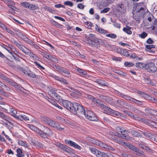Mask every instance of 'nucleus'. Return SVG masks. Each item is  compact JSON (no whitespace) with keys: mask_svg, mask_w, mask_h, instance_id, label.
Masks as SVG:
<instances>
[{"mask_svg":"<svg viewBox=\"0 0 157 157\" xmlns=\"http://www.w3.org/2000/svg\"><path fill=\"white\" fill-rule=\"evenodd\" d=\"M62 104L64 108L75 115L78 111H81L82 110V105L79 102L72 103L70 101L65 100L63 101Z\"/></svg>","mask_w":157,"mask_h":157,"instance_id":"nucleus-1","label":"nucleus"},{"mask_svg":"<svg viewBox=\"0 0 157 157\" xmlns=\"http://www.w3.org/2000/svg\"><path fill=\"white\" fill-rule=\"evenodd\" d=\"M40 119L42 121L52 127L60 131H63L64 129V128H61L59 123L49 117L45 116L41 117Z\"/></svg>","mask_w":157,"mask_h":157,"instance_id":"nucleus-2","label":"nucleus"},{"mask_svg":"<svg viewBox=\"0 0 157 157\" xmlns=\"http://www.w3.org/2000/svg\"><path fill=\"white\" fill-rule=\"evenodd\" d=\"M82 110L81 111H78V113L84 115L86 118L90 121H97L98 119L97 116L92 111L89 110L86 111V113L84 108L82 105Z\"/></svg>","mask_w":157,"mask_h":157,"instance_id":"nucleus-3","label":"nucleus"},{"mask_svg":"<svg viewBox=\"0 0 157 157\" xmlns=\"http://www.w3.org/2000/svg\"><path fill=\"white\" fill-rule=\"evenodd\" d=\"M87 43L90 45L98 47L99 46L98 43L101 42L102 40L96 38L95 35L89 34V35L87 38Z\"/></svg>","mask_w":157,"mask_h":157,"instance_id":"nucleus-4","label":"nucleus"},{"mask_svg":"<svg viewBox=\"0 0 157 157\" xmlns=\"http://www.w3.org/2000/svg\"><path fill=\"white\" fill-rule=\"evenodd\" d=\"M157 68L155 63L153 62H150L144 63V70H147L150 73H155L156 72Z\"/></svg>","mask_w":157,"mask_h":157,"instance_id":"nucleus-5","label":"nucleus"},{"mask_svg":"<svg viewBox=\"0 0 157 157\" xmlns=\"http://www.w3.org/2000/svg\"><path fill=\"white\" fill-rule=\"evenodd\" d=\"M123 144L127 146L131 149L135 151L136 152V154L140 157H144V153L143 151L140 150L137 147L132 144L126 142H124Z\"/></svg>","mask_w":157,"mask_h":157,"instance_id":"nucleus-6","label":"nucleus"},{"mask_svg":"<svg viewBox=\"0 0 157 157\" xmlns=\"http://www.w3.org/2000/svg\"><path fill=\"white\" fill-rule=\"evenodd\" d=\"M57 146L63 151L67 152L70 154H72L75 153V151L72 148L65 145L59 143Z\"/></svg>","mask_w":157,"mask_h":157,"instance_id":"nucleus-7","label":"nucleus"},{"mask_svg":"<svg viewBox=\"0 0 157 157\" xmlns=\"http://www.w3.org/2000/svg\"><path fill=\"white\" fill-rule=\"evenodd\" d=\"M116 131L118 132L121 133L122 136L121 138L122 139H128L130 137L127 135L128 133V132L126 129L121 127H117L116 129Z\"/></svg>","mask_w":157,"mask_h":157,"instance_id":"nucleus-8","label":"nucleus"},{"mask_svg":"<svg viewBox=\"0 0 157 157\" xmlns=\"http://www.w3.org/2000/svg\"><path fill=\"white\" fill-rule=\"evenodd\" d=\"M57 71L64 75L66 76L69 77L70 75L69 71L67 68L59 65Z\"/></svg>","mask_w":157,"mask_h":157,"instance_id":"nucleus-9","label":"nucleus"},{"mask_svg":"<svg viewBox=\"0 0 157 157\" xmlns=\"http://www.w3.org/2000/svg\"><path fill=\"white\" fill-rule=\"evenodd\" d=\"M104 113L107 114H110L113 115H118L120 114L119 112L114 110L110 108L106 107V108L103 109Z\"/></svg>","mask_w":157,"mask_h":157,"instance_id":"nucleus-10","label":"nucleus"},{"mask_svg":"<svg viewBox=\"0 0 157 157\" xmlns=\"http://www.w3.org/2000/svg\"><path fill=\"white\" fill-rule=\"evenodd\" d=\"M66 144H68L70 146L75 148L81 150L82 147L78 144L71 140H65Z\"/></svg>","mask_w":157,"mask_h":157,"instance_id":"nucleus-11","label":"nucleus"},{"mask_svg":"<svg viewBox=\"0 0 157 157\" xmlns=\"http://www.w3.org/2000/svg\"><path fill=\"white\" fill-rule=\"evenodd\" d=\"M144 3L143 2L138 3L137 6H136V12L137 13H140L141 14L140 15L143 14L145 11V9L144 8L140 6L142 5Z\"/></svg>","mask_w":157,"mask_h":157,"instance_id":"nucleus-12","label":"nucleus"},{"mask_svg":"<svg viewBox=\"0 0 157 157\" xmlns=\"http://www.w3.org/2000/svg\"><path fill=\"white\" fill-rule=\"evenodd\" d=\"M55 90L52 89H50L49 93L50 96L54 99L56 100L59 99V96L55 92Z\"/></svg>","mask_w":157,"mask_h":157,"instance_id":"nucleus-13","label":"nucleus"},{"mask_svg":"<svg viewBox=\"0 0 157 157\" xmlns=\"http://www.w3.org/2000/svg\"><path fill=\"white\" fill-rule=\"evenodd\" d=\"M117 9L118 11L121 13H124L125 11V6L122 3L117 5Z\"/></svg>","mask_w":157,"mask_h":157,"instance_id":"nucleus-14","label":"nucleus"},{"mask_svg":"<svg viewBox=\"0 0 157 157\" xmlns=\"http://www.w3.org/2000/svg\"><path fill=\"white\" fill-rule=\"evenodd\" d=\"M0 117L5 120L6 121L8 122L10 124H12L11 122L10 118L8 116L5 114L3 112L0 111Z\"/></svg>","mask_w":157,"mask_h":157,"instance_id":"nucleus-15","label":"nucleus"},{"mask_svg":"<svg viewBox=\"0 0 157 157\" xmlns=\"http://www.w3.org/2000/svg\"><path fill=\"white\" fill-rule=\"evenodd\" d=\"M145 124L150 126L157 129V123L152 120L147 119Z\"/></svg>","mask_w":157,"mask_h":157,"instance_id":"nucleus-16","label":"nucleus"},{"mask_svg":"<svg viewBox=\"0 0 157 157\" xmlns=\"http://www.w3.org/2000/svg\"><path fill=\"white\" fill-rule=\"evenodd\" d=\"M99 97L101 99L105 100L106 102L108 103H111L112 102V99L108 96H106L102 94H100L99 95Z\"/></svg>","mask_w":157,"mask_h":157,"instance_id":"nucleus-17","label":"nucleus"},{"mask_svg":"<svg viewBox=\"0 0 157 157\" xmlns=\"http://www.w3.org/2000/svg\"><path fill=\"white\" fill-rule=\"evenodd\" d=\"M116 52L120 53L121 55H123L124 56H130V55L128 51L127 50H116Z\"/></svg>","mask_w":157,"mask_h":157,"instance_id":"nucleus-18","label":"nucleus"},{"mask_svg":"<svg viewBox=\"0 0 157 157\" xmlns=\"http://www.w3.org/2000/svg\"><path fill=\"white\" fill-rule=\"evenodd\" d=\"M145 112L157 116V110L147 108L145 109Z\"/></svg>","mask_w":157,"mask_h":157,"instance_id":"nucleus-19","label":"nucleus"},{"mask_svg":"<svg viewBox=\"0 0 157 157\" xmlns=\"http://www.w3.org/2000/svg\"><path fill=\"white\" fill-rule=\"evenodd\" d=\"M25 41L27 42L29 44H31L32 46V48H35L36 49L40 48L38 46L34 43L32 40L29 39L28 37L27 38V39H26Z\"/></svg>","mask_w":157,"mask_h":157,"instance_id":"nucleus-20","label":"nucleus"},{"mask_svg":"<svg viewBox=\"0 0 157 157\" xmlns=\"http://www.w3.org/2000/svg\"><path fill=\"white\" fill-rule=\"evenodd\" d=\"M98 157H115L113 155L100 151Z\"/></svg>","mask_w":157,"mask_h":157,"instance_id":"nucleus-21","label":"nucleus"},{"mask_svg":"<svg viewBox=\"0 0 157 157\" xmlns=\"http://www.w3.org/2000/svg\"><path fill=\"white\" fill-rule=\"evenodd\" d=\"M137 93L138 94L140 95L142 97H144L147 100H150L151 99L150 97L147 94L144 92L139 91L137 92Z\"/></svg>","mask_w":157,"mask_h":157,"instance_id":"nucleus-22","label":"nucleus"},{"mask_svg":"<svg viewBox=\"0 0 157 157\" xmlns=\"http://www.w3.org/2000/svg\"><path fill=\"white\" fill-rule=\"evenodd\" d=\"M89 150L93 154H94L95 155L98 157V156L99 153L100 151H98V149L96 148L89 147Z\"/></svg>","mask_w":157,"mask_h":157,"instance_id":"nucleus-23","label":"nucleus"},{"mask_svg":"<svg viewBox=\"0 0 157 157\" xmlns=\"http://www.w3.org/2000/svg\"><path fill=\"white\" fill-rule=\"evenodd\" d=\"M16 151L17 153L16 156L17 157H24L25 155L23 154L22 150L20 148L16 149Z\"/></svg>","mask_w":157,"mask_h":157,"instance_id":"nucleus-24","label":"nucleus"},{"mask_svg":"<svg viewBox=\"0 0 157 157\" xmlns=\"http://www.w3.org/2000/svg\"><path fill=\"white\" fill-rule=\"evenodd\" d=\"M40 53L43 55L44 57L49 59L50 55H51L48 53L45 52L44 50H42V51H40Z\"/></svg>","mask_w":157,"mask_h":157,"instance_id":"nucleus-25","label":"nucleus"},{"mask_svg":"<svg viewBox=\"0 0 157 157\" xmlns=\"http://www.w3.org/2000/svg\"><path fill=\"white\" fill-rule=\"evenodd\" d=\"M46 135L48 136H51L53 134V133L51 130L48 128H45L44 130Z\"/></svg>","mask_w":157,"mask_h":157,"instance_id":"nucleus-26","label":"nucleus"},{"mask_svg":"<svg viewBox=\"0 0 157 157\" xmlns=\"http://www.w3.org/2000/svg\"><path fill=\"white\" fill-rule=\"evenodd\" d=\"M131 27L129 26H126V28H124L123 29V31L127 34L130 35L132 33V31L130 30Z\"/></svg>","mask_w":157,"mask_h":157,"instance_id":"nucleus-27","label":"nucleus"},{"mask_svg":"<svg viewBox=\"0 0 157 157\" xmlns=\"http://www.w3.org/2000/svg\"><path fill=\"white\" fill-rule=\"evenodd\" d=\"M144 63L142 62H138L136 63V66L138 68H141L144 70Z\"/></svg>","mask_w":157,"mask_h":157,"instance_id":"nucleus-28","label":"nucleus"},{"mask_svg":"<svg viewBox=\"0 0 157 157\" xmlns=\"http://www.w3.org/2000/svg\"><path fill=\"white\" fill-rule=\"evenodd\" d=\"M76 70L78 73H80L82 75H86L87 74L86 71L78 67L77 68Z\"/></svg>","mask_w":157,"mask_h":157,"instance_id":"nucleus-29","label":"nucleus"},{"mask_svg":"<svg viewBox=\"0 0 157 157\" xmlns=\"http://www.w3.org/2000/svg\"><path fill=\"white\" fill-rule=\"evenodd\" d=\"M22 51L27 55H29L30 56L34 57V54L31 52L29 50H21Z\"/></svg>","mask_w":157,"mask_h":157,"instance_id":"nucleus-30","label":"nucleus"},{"mask_svg":"<svg viewBox=\"0 0 157 157\" xmlns=\"http://www.w3.org/2000/svg\"><path fill=\"white\" fill-rule=\"evenodd\" d=\"M132 100V102L138 105H143V102L142 101L137 100L133 98Z\"/></svg>","mask_w":157,"mask_h":157,"instance_id":"nucleus-31","label":"nucleus"},{"mask_svg":"<svg viewBox=\"0 0 157 157\" xmlns=\"http://www.w3.org/2000/svg\"><path fill=\"white\" fill-rule=\"evenodd\" d=\"M96 82L98 84L102 86H107V84L105 83V81L100 79L97 80Z\"/></svg>","mask_w":157,"mask_h":157,"instance_id":"nucleus-32","label":"nucleus"},{"mask_svg":"<svg viewBox=\"0 0 157 157\" xmlns=\"http://www.w3.org/2000/svg\"><path fill=\"white\" fill-rule=\"evenodd\" d=\"M0 76L2 79L5 80L7 82H10V79L8 78L6 75L2 74L0 75Z\"/></svg>","mask_w":157,"mask_h":157,"instance_id":"nucleus-33","label":"nucleus"},{"mask_svg":"<svg viewBox=\"0 0 157 157\" xmlns=\"http://www.w3.org/2000/svg\"><path fill=\"white\" fill-rule=\"evenodd\" d=\"M14 44L15 45L20 49H23L24 48H26L24 46L20 44L19 43H18L15 40L14 41Z\"/></svg>","mask_w":157,"mask_h":157,"instance_id":"nucleus-34","label":"nucleus"},{"mask_svg":"<svg viewBox=\"0 0 157 157\" xmlns=\"http://www.w3.org/2000/svg\"><path fill=\"white\" fill-rule=\"evenodd\" d=\"M117 103H118L121 106L123 107L125 105H128L127 103H125L124 101L121 100H117Z\"/></svg>","mask_w":157,"mask_h":157,"instance_id":"nucleus-35","label":"nucleus"},{"mask_svg":"<svg viewBox=\"0 0 157 157\" xmlns=\"http://www.w3.org/2000/svg\"><path fill=\"white\" fill-rule=\"evenodd\" d=\"M96 29L100 33H105L106 32L105 30L101 28H99L97 25V27L96 28Z\"/></svg>","mask_w":157,"mask_h":157,"instance_id":"nucleus-36","label":"nucleus"},{"mask_svg":"<svg viewBox=\"0 0 157 157\" xmlns=\"http://www.w3.org/2000/svg\"><path fill=\"white\" fill-rule=\"evenodd\" d=\"M21 5L25 8H29L30 5V3L27 2H24L21 3Z\"/></svg>","mask_w":157,"mask_h":157,"instance_id":"nucleus-37","label":"nucleus"},{"mask_svg":"<svg viewBox=\"0 0 157 157\" xmlns=\"http://www.w3.org/2000/svg\"><path fill=\"white\" fill-rule=\"evenodd\" d=\"M133 19H135L136 21H139L140 18V15L136 14L133 13Z\"/></svg>","mask_w":157,"mask_h":157,"instance_id":"nucleus-38","label":"nucleus"},{"mask_svg":"<svg viewBox=\"0 0 157 157\" xmlns=\"http://www.w3.org/2000/svg\"><path fill=\"white\" fill-rule=\"evenodd\" d=\"M7 50L8 52L15 59H16V58L17 57V56L16 53L13 51L12 50Z\"/></svg>","mask_w":157,"mask_h":157,"instance_id":"nucleus-39","label":"nucleus"},{"mask_svg":"<svg viewBox=\"0 0 157 157\" xmlns=\"http://www.w3.org/2000/svg\"><path fill=\"white\" fill-rule=\"evenodd\" d=\"M52 61L54 62L58 63L59 61L57 59L52 55H50V59Z\"/></svg>","mask_w":157,"mask_h":157,"instance_id":"nucleus-40","label":"nucleus"},{"mask_svg":"<svg viewBox=\"0 0 157 157\" xmlns=\"http://www.w3.org/2000/svg\"><path fill=\"white\" fill-rule=\"evenodd\" d=\"M112 139L113 140L119 143L120 144H123V143L124 142L123 141L121 140H118L117 138L116 137H113L112 138Z\"/></svg>","mask_w":157,"mask_h":157,"instance_id":"nucleus-41","label":"nucleus"},{"mask_svg":"<svg viewBox=\"0 0 157 157\" xmlns=\"http://www.w3.org/2000/svg\"><path fill=\"white\" fill-rule=\"evenodd\" d=\"M132 135L136 137H139L141 136V135L140 132L135 130H133L132 131Z\"/></svg>","mask_w":157,"mask_h":157,"instance_id":"nucleus-42","label":"nucleus"},{"mask_svg":"<svg viewBox=\"0 0 157 157\" xmlns=\"http://www.w3.org/2000/svg\"><path fill=\"white\" fill-rule=\"evenodd\" d=\"M108 145L101 141H100L99 146L105 149H107Z\"/></svg>","mask_w":157,"mask_h":157,"instance_id":"nucleus-43","label":"nucleus"},{"mask_svg":"<svg viewBox=\"0 0 157 157\" xmlns=\"http://www.w3.org/2000/svg\"><path fill=\"white\" fill-rule=\"evenodd\" d=\"M124 65L127 67H132L134 66V64L133 63L128 62H125Z\"/></svg>","mask_w":157,"mask_h":157,"instance_id":"nucleus-44","label":"nucleus"},{"mask_svg":"<svg viewBox=\"0 0 157 157\" xmlns=\"http://www.w3.org/2000/svg\"><path fill=\"white\" fill-rule=\"evenodd\" d=\"M29 8L30 9L32 10H37L38 8V6L36 5H34L30 4Z\"/></svg>","mask_w":157,"mask_h":157,"instance_id":"nucleus-45","label":"nucleus"},{"mask_svg":"<svg viewBox=\"0 0 157 157\" xmlns=\"http://www.w3.org/2000/svg\"><path fill=\"white\" fill-rule=\"evenodd\" d=\"M142 133L145 136L148 137L149 138H151L152 137V135L150 133L147 132H142Z\"/></svg>","mask_w":157,"mask_h":157,"instance_id":"nucleus-46","label":"nucleus"},{"mask_svg":"<svg viewBox=\"0 0 157 157\" xmlns=\"http://www.w3.org/2000/svg\"><path fill=\"white\" fill-rule=\"evenodd\" d=\"M18 144L20 145L24 146L26 147H28V145L27 144L24 142L23 141H22V140H20L18 141Z\"/></svg>","mask_w":157,"mask_h":157,"instance_id":"nucleus-47","label":"nucleus"},{"mask_svg":"<svg viewBox=\"0 0 157 157\" xmlns=\"http://www.w3.org/2000/svg\"><path fill=\"white\" fill-rule=\"evenodd\" d=\"M21 121H23V120L25 121L29 120L28 117H27L25 115H21Z\"/></svg>","mask_w":157,"mask_h":157,"instance_id":"nucleus-48","label":"nucleus"},{"mask_svg":"<svg viewBox=\"0 0 157 157\" xmlns=\"http://www.w3.org/2000/svg\"><path fill=\"white\" fill-rule=\"evenodd\" d=\"M64 4L67 6H72L73 5V3L72 2L67 1L64 2Z\"/></svg>","mask_w":157,"mask_h":157,"instance_id":"nucleus-49","label":"nucleus"},{"mask_svg":"<svg viewBox=\"0 0 157 157\" xmlns=\"http://www.w3.org/2000/svg\"><path fill=\"white\" fill-rule=\"evenodd\" d=\"M146 120L147 119L145 118H141L140 117L138 116L136 120L145 123L146 121Z\"/></svg>","mask_w":157,"mask_h":157,"instance_id":"nucleus-50","label":"nucleus"},{"mask_svg":"<svg viewBox=\"0 0 157 157\" xmlns=\"http://www.w3.org/2000/svg\"><path fill=\"white\" fill-rule=\"evenodd\" d=\"M130 57V58H135L136 59V60H141L142 59L141 58H140L138 57L137 56H136L134 54H131Z\"/></svg>","mask_w":157,"mask_h":157,"instance_id":"nucleus-51","label":"nucleus"},{"mask_svg":"<svg viewBox=\"0 0 157 157\" xmlns=\"http://www.w3.org/2000/svg\"><path fill=\"white\" fill-rule=\"evenodd\" d=\"M3 87H2V88L3 90H5L6 91H11V89L10 87L7 86L5 84L3 85Z\"/></svg>","mask_w":157,"mask_h":157,"instance_id":"nucleus-52","label":"nucleus"},{"mask_svg":"<svg viewBox=\"0 0 157 157\" xmlns=\"http://www.w3.org/2000/svg\"><path fill=\"white\" fill-rule=\"evenodd\" d=\"M51 66L55 70H57L59 65L58 64H55L54 63L51 64Z\"/></svg>","mask_w":157,"mask_h":157,"instance_id":"nucleus-53","label":"nucleus"},{"mask_svg":"<svg viewBox=\"0 0 157 157\" xmlns=\"http://www.w3.org/2000/svg\"><path fill=\"white\" fill-rule=\"evenodd\" d=\"M26 72L27 73H25H25L30 77L32 78L36 77V75L35 74H33L32 73L30 72L29 73L27 71H26Z\"/></svg>","mask_w":157,"mask_h":157,"instance_id":"nucleus-54","label":"nucleus"},{"mask_svg":"<svg viewBox=\"0 0 157 157\" xmlns=\"http://www.w3.org/2000/svg\"><path fill=\"white\" fill-rule=\"evenodd\" d=\"M147 35V34L145 32H143L141 34H139V36L142 38H144Z\"/></svg>","mask_w":157,"mask_h":157,"instance_id":"nucleus-55","label":"nucleus"},{"mask_svg":"<svg viewBox=\"0 0 157 157\" xmlns=\"http://www.w3.org/2000/svg\"><path fill=\"white\" fill-rule=\"evenodd\" d=\"M28 127L30 129L34 131H36L37 129L36 128L33 124H28Z\"/></svg>","mask_w":157,"mask_h":157,"instance_id":"nucleus-56","label":"nucleus"},{"mask_svg":"<svg viewBox=\"0 0 157 157\" xmlns=\"http://www.w3.org/2000/svg\"><path fill=\"white\" fill-rule=\"evenodd\" d=\"M100 142V141L93 139L91 143L99 146Z\"/></svg>","mask_w":157,"mask_h":157,"instance_id":"nucleus-57","label":"nucleus"},{"mask_svg":"<svg viewBox=\"0 0 157 157\" xmlns=\"http://www.w3.org/2000/svg\"><path fill=\"white\" fill-rule=\"evenodd\" d=\"M39 135L41 137L45 138L47 137V135H46V133H45V132H41L39 133Z\"/></svg>","mask_w":157,"mask_h":157,"instance_id":"nucleus-58","label":"nucleus"},{"mask_svg":"<svg viewBox=\"0 0 157 157\" xmlns=\"http://www.w3.org/2000/svg\"><path fill=\"white\" fill-rule=\"evenodd\" d=\"M110 9L109 8L107 7L106 8L103 10H101V11L100 13H106L108 12L109 10Z\"/></svg>","mask_w":157,"mask_h":157,"instance_id":"nucleus-59","label":"nucleus"},{"mask_svg":"<svg viewBox=\"0 0 157 157\" xmlns=\"http://www.w3.org/2000/svg\"><path fill=\"white\" fill-rule=\"evenodd\" d=\"M117 73L119 75H121V76L125 77L127 75V74L121 71H118Z\"/></svg>","mask_w":157,"mask_h":157,"instance_id":"nucleus-60","label":"nucleus"},{"mask_svg":"<svg viewBox=\"0 0 157 157\" xmlns=\"http://www.w3.org/2000/svg\"><path fill=\"white\" fill-rule=\"evenodd\" d=\"M6 30L8 33L10 34L12 36H14V33L12 30L7 28Z\"/></svg>","mask_w":157,"mask_h":157,"instance_id":"nucleus-61","label":"nucleus"},{"mask_svg":"<svg viewBox=\"0 0 157 157\" xmlns=\"http://www.w3.org/2000/svg\"><path fill=\"white\" fill-rule=\"evenodd\" d=\"M6 92L0 88V95H3L4 96H6Z\"/></svg>","mask_w":157,"mask_h":157,"instance_id":"nucleus-62","label":"nucleus"},{"mask_svg":"<svg viewBox=\"0 0 157 157\" xmlns=\"http://www.w3.org/2000/svg\"><path fill=\"white\" fill-rule=\"evenodd\" d=\"M15 5V3L13 1H10V3H7V5L8 7L10 8H12V6L13 5Z\"/></svg>","mask_w":157,"mask_h":157,"instance_id":"nucleus-63","label":"nucleus"},{"mask_svg":"<svg viewBox=\"0 0 157 157\" xmlns=\"http://www.w3.org/2000/svg\"><path fill=\"white\" fill-rule=\"evenodd\" d=\"M16 35L19 37L21 35L22 33L18 29H16L14 30Z\"/></svg>","mask_w":157,"mask_h":157,"instance_id":"nucleus-64","label":"nucleus"}]
</instances>
